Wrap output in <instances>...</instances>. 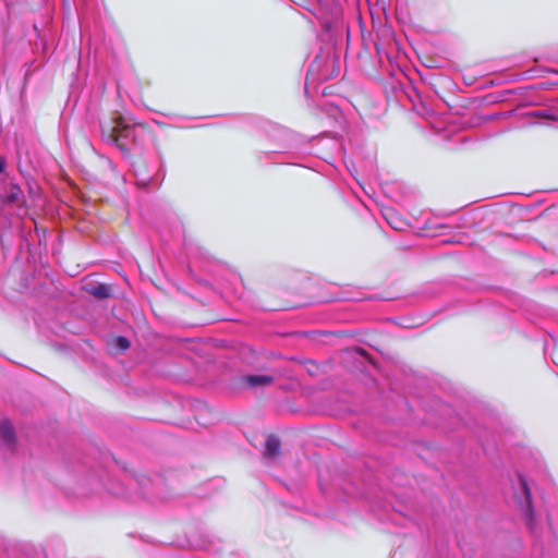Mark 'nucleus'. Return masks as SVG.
I'll list each match as a JSON object with an SVG mask.
<instances>
[{"instance_id": "7", "label": "nucleus", "mask_w": 558, "mask_h": 558, "mask_svg": "<svg viewBox=\"0 0 558 558\" xmlns=\"http://www.w3.org/2000/svg\"><path fill=\"white\" fill-rule=\"evenodd\" d=\"M110 345L118 351H125L130 348L131 343L125 337L118 336L110 341Z\"/></svg>"}, {"instance_id": "2", "label": "nucleus", "mask_w": 558, "mask_h": 558, "mask_svg": "<svg viewBox=\"0 0 558 558\" xmlns=\"http://www.w3.org/2000/svg\"><path fill=\"white\" fill-rule=\"evenodd\" d=\"M0 436L4 445L14 451L16 448V437L13 425L8 420L0 421Z\"/></svg>"}, {"instance_id": "5", "label": "nucleus", "mask_w": 558, "mask_h": 558, "mask_svg": "<svg viewBox=\"0 0 558 558\" xmlns=\"http://www.w3.org/2000/svg\"><path fill=\"white\" fill-rule=\"evenodd\" d=\"M280 453V440L274 436H268L265 445L264 456L267 458H276Z\"/></svg>"}, {"instance_id": "6", "label": "nucleus", "mask_w": 558, "mask_h": 558, "mask_svg": "<svg viewBox=\"0 0 558 558\" xmlns=\"http://www.w3.org/2000/svg\"><path fill=\"white\" fill-rule=\"evenodd\" d=\"M87 291L97 299H107L111 295V289L108 284L97 283L87 288Z\"/></svg>"}, {"instance_id": "3", "label": "nucleus", "mask_w": 558, "mask_h": 558, "mask_svg": "<svg viewBox=\"0 0 558 558\" xmlns=\"http://www.w3.org/2000/svg\"><path fill=\"white\" fill-rule=\"evenodd\" d=\"M275 377L271 375H245L241 381L250 388L265 387L274 383Z\"/></svg>"}, {"instance_id": "4", "label": "nucleus", "mask_w": 558, "mask_h": 558, "mask_svg": "<svg viewBox=\"0 0 558 558\" xmlns=\"http://www.w3.org/2000/svg\"><path fill=\"white\" fill-rule=\"evenodd\" d=\"M520 486H521V489L523 493V498H524L522 507L524 509L525 517L529 521H532L533 520L532 497H531V492L527 486V483L523 477H520Z\"/></svg>"}, {"instance_id": "8", "label": "nucleus", "mask_w": 558, "mask_h": 558, "mask_svg": "<svg viewBox=\"0 0 558 558\" xmlns=\"http://www.w3.org/2000/svg\"><path fill=\"white\" fill-rule=\"evenodd\" d=\"M5 160L0 157V173L4 170Z\"/></svg>"}, {"instance_id": "1", "label": "nucleus", "mask_w": 558, "mask_h": 558, "mask_svg": "<svg viewBox=\"0 0 558 558\" xmlns=\"http://www.w3.org/2000/svg\"><path fill=\"white\" fill-rule=\"evenodd\" d=\"M143 125L131 123L120 117L101 126L102 138L109 143L117 145L121 150L128 149V142H137V130Z\"/></svg>"}]
</instances>
